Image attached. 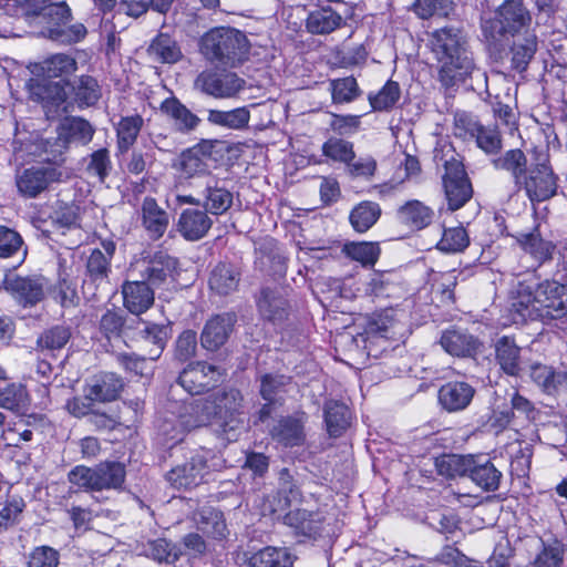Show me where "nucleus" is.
Here are the masks:
<instances>
[{"mask_svg": "<svg viewBox=\"0 0 567 567\" xmlns=\"http://www.w3.org/2000/svg\"><path fill=\"white\" fill-rule=\"evenodd\" d=\"M491 163L496 171L507 173L517 190L533 205L558 194L559 175L551 162L549 137L542 127L529 131L522 147L506 150Z\"/></svg>", "mask_w": 567, "mask_h": 567, "instance_id": "f257e3e1", "label": "nucleus"}, {"mask_svg": "<svg viewBox=\"0 0 567 567\" xmlns=\"http://www.w3.org/2000/svg\"><path fill=\"white\" fill-rule=\"evenodd\" d=\"M529 375L548 395L559 396L567 393V368L564 364L554 367L537 362L530 365Z\"/></svg>", "mask_w": 567, "mask_h": 567, "instance_id": "c85d7f7f", "label": "nucleus"}, {"mask_svg": "<svg viewBox=\"0 0 567 567\" xmlns=\"http://www.w3.org/2000/svg\"><path fill=\"white\" fill-rule=\"evenodd\" d=\"M2 285L20 307L35 306V280L31 277L6 275Z\"/></svg>", "mask_w": 567, "mask_h": 567, "instance_id": "8fccbe9b", "label": "nucleus"}, {"mask_svg": "<svg viewBox=\"0 0 567 567\" xmlns=\"http://www.w3.org/2000/svg\"><path fill=\"white\" fill-rule=\"evenodd\" d=\"M494 359L499 370L509 377H519L523 370L522 349L514 336H502L494 344Z\"/></svg>", "mask_w": 567, "mask_h": 567, "instance_id": "473e14b6", "label": "nucleus"}, {"mask_svg": "<svg viewBox=\"0 0 567 567\" xmlns=\"http://www.w3.org/2000/svg\"><path fill=\"white\" fill-rule=\"evenodd\" d=\"M202 208L214 216L226 214L233 206L234 195L227 187L225 179L209 175L200 192Z\"/></svg>", "mask_w": 567, "mask_h": 567, "instance_id": "b1692460", "label": "nucleus"}, {"mask_svg": "<svg viewBox=\"0 0 567 567\" xmlns=\"http://www.w3.org/2000/svg\"><path fill=\"white\" fill-rule=\"evenodd\" d=\"M476 147L492 159L503 155V135L497 125H482L473 137Z\"/></svg>", "mask_w": 567, "mask_h": 567, "instance_id": "13d9d810", "label": "nucleus"}, {"mask_svg": "<svg viewBox=\"0 0 567 567\" xmlns=\"http://www.w3.org/2000/svg\"><path fill=\"white\" fill-rule=\"evenodd\" d=\"M146 51L151 59L161 64H176L184 56L178 42L167 32H158Z\"/></svg>", "mask_w": 567, "mask_h": 567, "instance_id": "49530a36", "label": "nucleus"}, {"mask_svg": "<svg viewBox=\"0 0 567 567\" xmlns=\"http://www.w3.org/2000/svg\"><path fill=\"white\" fill-rule=\"evenodd\" d=\"M471 239L467 230L462 225L443 227L441 239L436 248L446 254L463 252L470 246Z\"/></svg>", "mask_w": 567, "mask_h": 567, "instance_id": "e2e57ef3", "label": "nucleus"}, {"mask_svg": "<svg viewBox=\"0 0 567 567\" xmlns=\"http://www.w3.org/2000/svg\"><path fill=\"white\" fill-rule=\"evenodd\" d=\"M440 344L445 352L458 358H475L483 349V342L476 336L455 327L442 332Z\"/></svg>", "mask_w": 567, "mask_h": 567, "instance_id": "cd10ccee", "label": "nucleus"}, {"mask_svg": "<svg viewBox=\"0 0 567 567\" xmlns=\"http://www.w3.org/2000/svg\"><path fill=\"white\" fill-rule=\"evenodd\" d=\"M292 377L282 373L268 372L261 375L259 394L264 401L282 404L288 393Z\"/></svg>", "mask_w": 567, "mask_h": 567, "instance_id": "3c124183", "label": "nucleus"}, {"mask_svg": "<svg viewBox=\"0 0 567 567\" xmlns=\"http://www.w3.org/2000/svg\"><path fill=\"white\" fill-rule=\"evenodd\" d=\"M124 385L121 375L115 372L102 371L92 377L87 398L101 403L113 402L120 398Z\"/></svg>", "mask_w": 567, "mask_h": 567, "instance_id": "f704fd0d", "label": "nucleus"}, {"mask_svg": "<svg viewBox=\"0 0 567 567\" xmlns=\"http://www.w3.org/2000/svg\"><path fill=\"white\" fill-rule=\"evenodd\" d=\"M185 404L183 412L179 414L178 422L164 421L157 433V443L165 450H171L177 444L182 443L186 434L193 429H188L184 423Z\"/></svg>", "mask_w": 567, "mask_h": 567, "instance_id": "bf43d9fd", "label": "nucleus"}, {"mask_svg": "<svg viewBox=\"0 0 567 567\" xmlns=\"http://www.w3.org/2000/svg\"><path fill=\"white\" fill-rule=\"evenodd\" d=\"M255 302L261 318L272 324L286 322L290 316V302L277 287H262Z\"/></svg>", "mask_w": 567, "mask_h": 567, "instance_id": "5701e85b", "label": "nucleus"}, {"mask_svg": "<svg viewBox=\"0 0 567 567\" xmlns=\"http://www.w3.org/2000/svg\"><path fill=\"white\" fill-rule=\"evenodd\" d=\"M475 388L466 381L450 380L437 391V400L443 410L449 413L465 410L473 401Z\"/></svg>", "mask_w": 567, "mask_h": 567, "instance_id": "c756f323", "label": "nucleus"}, {"mask_svg": "<svg viewBox=\"0 0 567 567\" xmlns=\"http://www.w3.org/2000/svg\"><path fill=\"white\" fill-rule=\"evenodd\" d=\"M352 412L350 408L339 400H327L323 405V422L330 437L342 436L350 427Z\"/></svg>", "mask_w": 567, "mask_h": 567, "instance_id": "e433bc0d", "label": "nucleus"}, {"mask_svg": "<svg viewBox=\"0 0 567 567\" xmlns=\"http://www.w3.org/2000/svg\"><path fill=\"white\" fill-rule=\"evenodd\" d=\"M200 89L217 99L230 97L244 89L245 81L236 73L203 72L197 79Z\"/></svg>", "mask_w": 567, "mask_h": 567, "instance_id": "7c9ffc66", "label": "nucleus"}, {"mask_svg": "<svg viewBox=\"0 0 567 567\" xmlns=\"http://www.w3.org/2000/svg\"><path fill=\"white\" fill-rule=\"evenodd\" d=\"M100 244L101 248L91 249L85 261V276L96 285L107 281L116 251V244L111 238L101 239Z\"/></svg>", "mask_w": 567, "mask_h": 567, "instance_id": "a878e982", "label": "nucleus"}, {"mask_svg": "<svg viewBox=\"0 0 567 567\" xmlns=\"http://www.w3.org/2000/svg\"><path fill=\"white\" fill-rule=\"evenodd\" d=\"M134 327L135 323L127 320L123 310L115 307L106 309L99 321V332L107 341L127 338L126 331Z\"/></svg>", "mask_w": 567, "mask_h": 567, "instance_id": "de8ad7c7", "label": "nucleus"}, {"mask_svg": "<svg viewBox=\"0 0 567 567\" xmlns=\"http://www.w3.org/2000/svg\"><path fill=\"white\" fill-rule=\"evenodd\" d=\"M433 159L437 167H443L441 179L446 209L454 213L463 208L474 196L473 183L463 157L452 144H444L434 148Z\"/></svg>", "mask_w": 567, "mask_h": 567, "instance_id": "0eeeda50", "label": "nucleus"}, {"mask_svg": "<svg viewBox=\"0 0 567 567\" xmlns=\"http://www.w3.org/2000/svg\"><path fill=\"white\" fill-rule=\"evenodd\" d=\"M112 169L113 164L109 148L101 147L89 155L85 166L87 176L96 178L99 183L103 184L109 178Z\"/></svg>", "mask_w": 567, "mask_h": 567, "instance_id": "69168bd1", "label": "nucleus"}, {"mask_svg": "<svg viewBox=\"0 0 567 567\" xmlns=\"http://www.w3.org/2000/svg\"><path fill=\"white\" fill-rule=\"evenodd\" d=\"M132 322L135 324L143 323L144 328L140 331L141 339L151 344L152 348L148 351L150 360H157L163 351L165 350L168 340L172 337V327L169 323H156L142 318L133 319Z\"/></svg>", "mask_w": 567, "mask_h": 567, "instance_id": "58836bf2", "label": "nucleus"}, {"mask_svg": "<svg viewBox=\"0 0 567 567\" xmlns=\"http://www.w3.org/2000/svg\"><path fill=\"white\" fill-rule=\"evenodd\" d=\"M511 66L514 71L523 73L538 49V40L535 33H527L522 40L514 41L511 45Z\"/></svg>", "mask_w": 567, "mask_h": 567, "instance_id": "864d4df0", "label": "nucleus"}, {"mask_svg": "<svg viewBox=\"0 0 567 567\" xmlns=\"http://www.w3.org/2000/svg\"><path fill=\"white\" fill-rule=\"evenodd\" d=\"M382 208L374 200L364 199L357 203L349 212L348 220L355 234L368 233L381 218Z\"/></svg>", "mask_w": 567, "mask_h": 567, "instance_id": "c03bdc74", "label": "nucleus"}, {"mask_svg": "<svg viewBox=\"0 0 567 567\" xmlns=\"http://www.w3.org/2000/svg\"><path fill=\"white\" fill-rule=\"evenodd\" d=\"M395 221L411 234L429 228L436 219L435 210L419 199H409L395 210Z\"/></svg>", "mask_w": 567, "mask_h": 567, "instance_id": "412c9836", "label": "nucleus"}, {"mask_svg": "<svg viewBox=\"0 0 567 567\" xmlns=\"http://www.w3.org/2000/svg\"><path fill=\"white\" fill-rule=\"evenodd\" d=\"M279 517L300 542L317 540L322 535L324 519L318 511L297 507L282 513Z\"/></svg>", "mask_w": 567, "mask_h": 567, "instance_id": "f3484780", "label": "nucleus"}, {"mask_svg": "<svg viewBox=\"0 0 567 567\" xmlns=\"http://www.w3.org/2000/svg\"><path fill=\"white\" fill-rule=\"evenodd\" d=\"M241 269L228 260L218 261L208 274V290L210 296L226 298L239 290Z\"/></svg>", "mask_w": 567, "mask_h": 567, "instance_id": "aec40b11", "label": "nucleus"}, {"mask_svg": "<svg viewBox=\"0 0 567 567\" xmlns=\"http://www.w3.org/2000/svg\"><path fill=\"white\" fill-rule=\"evenodd\" d=\"M174 0H120V11L130 18L137 19L148 10L166 14Z\"/></svg>", "mask_w": 567, "mask_h": 567, "instance_id": "680f3d73", "label": "nucleus"}, {"mask_svg": "<svg viewBox=\"0 0 567 567\" xmlns=\"http://www.w3.org/2000/svg\"><path fill=\"white\" fill-rule=\"evenodd\" d=\"M223 373L217 365L206 361L189 362L177 378L178 384L190 395H202L215 391Z\"/></svg>", "mask_w": 567, "mask_h": 567, "instance_id": "9d476101", "label": "nucleus"}, {"mask_svg": "<svg viewBox=\"0 0 567 567\" xmlns=\"http://www.w3.org/2000/svg\"><path fill=\"white\" fill-rule=\"evenodd\" d=\"M72 18V10L66 1L38 0V35L65 45L83 41L87 29L81 22L70 24Z\"/></svg>", "mask_w": 567, "mask_h": 567, "instance_id": "6e6552de", "label": "nucleus"}, {"mask_svg": "<svg viewBox=\"0 0 567 567\" xmlns=\"http://www.w3.org/2000/svg\"><path fill=\"white\" fill-rule=\"evenodd\" d=\"M329 91L332 103L337 105L352 103L362 94V90L353 75L331 79Z\"/></svg>", "mask_w": 567, "mask_h": 567, "instance_id": "6e6d98bb", "label": "nucleus"}, {"mask_svg": "<svg viewBox=\"0 0 567 567\" xmlns=\"http://www.w3.org/2000/svg\"><path fill=\"white\" fill-rule=\"evenodd\" d=\"M154 287L145 280H125L121 286L123 307L140 318L155 302Z\"/></svg>", "mask_w": 567, "mask_h": 567, "instance_id": "bb28decb", "label": "nucleus"}, {"mask_svg": "<svg viewBox=\"0 0 567 567\" xmlns=\"http://www.w3.org/2000/svg\"><path fill=\"white\" fill-rule=\"evenodd\" d=\"M430 49L437 63V81L445 91L472 75L474 56L462 29L450 25L435 29L430 34Z\"/></svg>", "mask_w": 567, "mask_h": 567, "instance_id": "7ed1b4c3", "label": "nucleus"}, {"mask_svg": "<svg viewBox=\"0 0 567 567\" xmlns=\"http://www.w3.org/2000/svg\"><path fill=\"white\" fill-rule=\"evenodd\" d=\"M468 467L466 476L484 492H495L499 488L503 474L491 460L473 455V463Z\"/></svg>", "mask_w": 567, "mask_h": 567, "instance_id": "a19ab883", "label": "nucleus"}, {"mask_svg": "<svg viewBox=\"0 0 567 567\" xmlns=\"http://www.w3.org/2000/svg\"><path fill=\"white\" fill-rule=\"evenodd\" d=\"M403 324L394 317L392 309L374 312L365 324V349L369 355L378 357L393 348L391 342H399L403 337Z\"/></svg>", "mask_w": 567, "mask_h": 567, "instance_id": "1a4fd4ad", "label": "nucleus"}, {"mask_svg": "<svg viewBox=\"0 0 567 567\" xmlns=\"http://www.w3.org/2000/svg\"><path fill=\"white\" fill-rule=\"evenodd\" d=\"M30 403L31 398L24 384L12 382L0 388L1 409L9 410L18 415H24Z\"/></svg>", "mask_w": 567, "mask_h": 567, "instance_id": "603ef678", "label": "nucleus"}, {"mask_svg": "<svg viewBox=\"0 0 567 567\" xmlns=\"http://www.w3.org/2000/svg\"><path fill=\"white\" fill-rule=\"evenodd\" d=\"M244 402L239 389L220 386L205 396L185 402L184 423L188 429L215 425L218 434L230 441L244 423Z\"/></svg>", "mask_w": 567, "mask_h": 567, "instance_id": "f03ea898", "label": "nucleus"}, {"mask_svg": "<svg viewBox=\"0 0 567 567\" xmlns=\"http://www.w3.org/2000/svg\"><path fill=\"white\" fill-rule=\"evenodd\" d=\"M306 419L303 411L281 416L270 430L271 439L284 447L291 449L303 445Z\"/></svg>", "mask_w": 567, "mask_h": 567, "instance_id": "393cba45", "label": "nucleus"}, {"mask_svg": "<svg viewBox=\"0 0 567 567\" xmlns=\"http://www.w3.org/2000/svg\"><path fill=\"white\" fill-rule=\"evenodd\" d=\"M159 110L181 133L194 131L200 122V118L174 95L163 100Z\"/></svg>", "mask_w": 567, "mask_h": 567, "instance_id": "ea45409f", "label": "nucleus"}, {"mask_svg": "<svg viewBox=\"0 0 567 567\" xmlns=\"http://www.w3.org/2000/svg\"><path fill=\"white\" fill-rule=\"evenodd\" d=\"M302 501L303 494L301 488L291 475L289 468H281L279 472V487L272 501V514L280 516L282 513L292 509V504H300Z\"/></svg>", "mask_w": 567, "mask_h": 567, "instance_id": "c9c22d12", "label": "nucleus"}, {"mask_svg": "<svg viewBox=\"0 0 567 567\" xmlns=\"http://www.w3.org/2000/svg\"><path fill=\"white\" fill-rule=\"evenodd\" d=\"M341 254L363 268H373L382 254L379 241L348 240L341 247Z\"/></svg>", "mask_w": 567, "mask_h": 567, "instance_id": "a18cd8bd", "label": "nucleus"}, {"mask_svg": "<svg viewBox=\"0 0 567 567\" xmlns=\"http://www.w3.org/2000/svg\"><path fill=\"white\" fill-rule=\"evenodd\" d=\"M76 61L66 53H54L38 62V102L41 103L48 121L58 120L68 112V96L71 82L68 79L76 70Z\"/></svg>", "mask_w": 567, "mask_h": 567, "instance_id": "20e7f679", "label": "nucleus"}, {"mask_svg": "<svg viewBox=\"0 0 567 567\" xmlns=\"http://www.w3.org/2000/svg\"><path fill=\"white\" fill-rule=\"evenodd\" d=\"M213 226V219L203 208L184 209L177 221V230L188 241H197L204 238Z\"/></svg>", "mask_w": 567, "mask_h": 567, "instance_id": "72a5a7b5", "label": "nucleus"}, {"mask_svg": "<svg viewBox=\"0 0 567 567\" xmlns=\"http://www.w3.org/2000/svg\"><path fill=\"white\" fill-rule=\"evenodd\" d=\"M213 143L209 141H202L192 147H188L179 153L177 158L173 162L172 167L182 179H190L194 177L212 175L209 171L208 161L212 156Z\"/></svg>", "mask_w": 567, "mask_h": 567, "instance_id": "4468645a", "label": "nucleus"}, {"mask_svg": "<svg viewBox=\"0 0 567 567\" xmlns=\"http://www.w3.org/2000/svg\"><path fill=\"white\" fill-rule=\"evenodd\" d=\"M536 303L542 315V322L550 323L567 316V291L548 278L535 286Z\"/></svg>", "mask_w": 567, "mask_h": 567, "instance_id": "ddd939ff", "label": "nucleus"}, {"mask_svg": "<svg viewBox=\"0 0 567 567\" xmlns=\"http://www.w3.org/2000/svg\"><path fill=\"white\" fill-rule=\"evenodd\" d=\"M565 560V545L561 540L542 543V548L532 561L533 567H563Z\"/></svg>", "mask_w": 567, "mask_h": 567, "instance_id": "774afa93", "label": "nucleus"}, {"mask_svg": "<svg viewBox=\"0 0 567 567\" xmlns=\"http://www.w3.org/2000/svg\"><path fill=\"white\" fill-rule=\"evenodd\" d=\"M514 240L539 267L550 262L558 250L555 241L543 237L537 217L534 226L528 231L516 234Z\"/></svg>", "mask_w": 567, "mask_h": 567, "instance_id": "a211bd4d", "label": "nucleus"}, {"mask_svg": "<svg viewBox=\"0 0 567 567\" xmlns=\"http://www.w3.org/2000/svg\"><path fill=\"white\" fill-rule=\"evenodd\" d=\"M142 225L152 240H158L166 233L169 217L156 198L146 196L142 203Z\"/></svg>", "mask_w": 567, "mask_h": 567, "instance_id": "4c0bfd02", "label": "nucleus"}, {"mask_svg": "<svg viewBox=\"0 0 567 567\" xmlns=\"http://www.w3.org/2000/svg\"><path fill=\"white\" fill-rule=\"evenodd\" d=\"M144 127L141 114L122 116L115 125L116 156L125 155L137 142Z\"/></svg>", "mask_w": 567, "mask_h": 567, "instance_id": "79ce46f5", "label": "nucleus"}, {"mask_svg": "<svg viewBox=\"0 0 567 567\" xmlns=\"http://www.w3.org/2000/svg\"><path fill=\"white\" fill-rule=\"evenodd\" d=\"M400 97V84L391 79L377 93L368 94V101L373 112H390L398 104Z\"/></svg>", "mask_w": 567, "mask_h": 567, "instance_id": "4d7b16f0", "label": "nucleus"}, {"mask_svg": "<svg viewBox=\"0 0 567 567\" xmlns=\"http://www.w3.org/2000/svg\"><path fill=\"white\" fill-rule=\"evenodd\" d=\"M199 529L205 536L214 540L220 542L228 536L225 515L216 508H209L202 514Z\"/></svg>", "mask_w": 567, "mask_h": 567, "instance_id": "0e129e2a", "label": "nucleus"}, {"mask_svg": "<svg viewBox=\"0 0 567 567\" xmlns=\"http://www.w3.org/2000/svg\"><path fill=\"white\" fill-rule=\"evenodd\" d=\"M198 45L203 56L217 66L237 68L249 58L247 35L229 25L210 28L200 37Z\"/></svg>", "mask_w": 567, "mask_h": 567, "instance_id": "423d86ee", "label": "nucleus"}, {"mask_svg": "<svg viewBox=\"0 0 567 567\" xmlns=\"http://www.w3.org/2000/svg\"><path fill=\"white\" fill-rule=\"evenodd\" d=\"M207 474V457L202 451H195L184 463L172 467L165 477L176 489H192L202 484Z\"/></svg>", "mask_w": 567, "mask_h": 567, "instance_id": "2eb2a0df", "label": "nucleus"}, {"mask_svg": "<svg viewBox=\"0 0 567 567\" xmlns=\"http://www.w3.org/2000/svg\"><path fill=\"white\" fill-rule=\"evenodd\" d=\"M144 554L158 564L172 565L179 558V553L176 550L175 545L163 537L148 540L144 545Z\"/></svg>", "mask_w": 567, "mask_h": 567, "instance_id": "338daca9", "label": "nucleus"}, {"mask_svg": "<svg viewBox=\"0 0 567 567\" xmlns=\"http://www.w3.org/2000/svg\"><path fill=\"white\" fill-rule=\"evenodd\" d=\"M137 266L143 280L154 288H161L178 275L179 260L167 250L157 249L144 256Z\"/></svg>", "mask_w": 567, "mask_h": 567, "instance_id": "9b49d317", "label": "nucleus"}, {"mask_svg": "<svg viewBox=\"0 0 567 567\" xmlns=\"http://www.w3.org/2000/svg\"><path fill=\"white\" fill-rule=\"evenodd\" d=\"M537 306L535 288L519 281L511 293L507 317L516 326L525 324L528 321H542V315Z\"/></svg>", "mask_w": 567, "mask_h": 567, "instance_id": "dca6fc26", "label": "nucleus"}, {"mask_svg": "<svg viewBox=\"0 0 567 567\" xmlns=\"http://www.w3.org/2000/svg\"><path fill=\"white\" fill-rule=\"evenodd\" d=\"M41 152L38 153V194L45 190L52 184H59L65 181L66 173L65 156L61 148L51 147L50 141L38 143Z\"/></svg>", "mask_w": 567, "mask_h": 567, "instance_id": "f8f14e48", "label": "nucleus"}, {"mask_svg": "<svg viewBox=\"0 0 567 567\" xmlns=\"http://www.w3.org/2000/svg\"><path fill=\"white\" fill-rule=\"evenodd\" d=\"M473 463V455H461L454 453H442L433 457V466L437 475L446 478L454 480L456 477L466 476L468 466Z\"/></svg>", "mask_w": 567, "mask_h": 567, "instance_id": "09e8293b", "label": "nucleus"}, {"mask_svg": "<svg viewBox=\"0 0 567 567\" xmlns=\"http://www.w3.org/2000/svg\"><path fill=\"white\" fill-rule=\"evenodd\" d=\"M532 13L524 0H504L493 16L481 24L487 51L495 61H503L507 55L506 41L515 38L532 24Z\"/></svg>", "mask_w": 567, "mask_h": 567, "instance_id": "39448f33", "label": "nucleus"}, {"mask_svg": "<svg viewBox=\"0 0 567 567\" xmlns=\"http://www.w3.org/2000/svg\"><path fill=\"white\" fill-rule=\"evenodd\" d=\"M237 322L234 311L210 316L200 332L202 347L207 351L219 350L229 339Z\"/></svg>", "mask_w": 567, "mask_h": 567, "instance_id": "6ab92c4d", "label": "nucleus"}, {"mask_svg": "<svg viewBox=\"0 0 567 567\" xmlns=\"http://www.w3.org/2000/svg\"><path fill=\"white\" fill-rule=\"evenodd\" d=\"M58 136L51 147L63 150L68 148V145L72 141L87 144L92 141L95 130L93 125L85 118L80 116L65 117L56 128Z\"/></svg>", "mask_w": 567, "mask_h": 567, "instance_id": "2f4dec72", "label": "nucleus"}, {"mask_svg": "<svg viewBox=\"0 0 567 567\" xmlns=\"http://www.w3.org/2000/svg\"><path fill=\"white\" fill-rule=\"evenodd\" d=\"M99 491L121 488L125 482V465L117 461H104L95 465Z\"/></svg>", "mask_w": 567, "mask_h": 567, "instance_id": "5fc2aeb1", "label": "nucleus"}, {"mask_svg": "<svg viewBox=\"0 0 567 567\" xmlns=\"http://www.w3.org/2000/svg\"><path fill=\"white\" fill-rule=\"evenodd\" d=\"M296 556L287 547L265 546L251 553L246 567H293Z\"/></svg>", "mask_w": 567, "mask_h": 567, "instance_id": "37998d69", "label": "nucleus"}, {"mask_svg": "<svg viewBox=\"0 0 567 567\" xmlns=\"http://www.w3.org/2000/svg\"><path fill=\"white\" fill-rule=\"evenodd\" d=\"M346 25L347 18L327 2H318L305 19L306 31L311 35H329Z\"/></svg>", "mask_w": 567, "mask_h": 567, "instance_id": "4be33fe9", "label": "nucleus"}, {"mask_svg": "<svg viewBox=\"0 0 567 567\" xmlns=\"http://www.w3.org/2000/svg\"><path fill=\"white\" fill-rule=\"evenodd\" d=\"M321 153L326 158L343 165L355 159L353 142L337 136H330L323 142Z\"/></svg>", "mask_w": 567, "mask_h": 567, "instance_id": "052dcab7", "label": "nucleus"}]
</instances>
